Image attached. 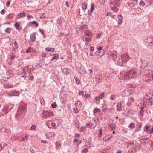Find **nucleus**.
Masks as SVG:
<instances>
[{"label": "nucleus", "instance_id": "1", "mask_svg": "<svg viewBox=\"0 0 153 153\" xmlns=\"http://www.w3.org/2000/svg\"><path fill=\"white\" fill-rule=\"evenodd\" d=\"M122 64H125L130 59V57L127 52H125L121 55Z\"/></svg>", "mask_w": 153, "mask_h": 153}, {"label": "nucleus", "instance_id": "2", "mask_svg": "<svg viewBox=\"0 0 153 153\" xmlns=\"http://www.w3.org/2000/svg\"><path fill=\"white\" fill-rule=\"evenodd\" d=\"M26 107V105L24 104L23 105H20L18 109V115L22 114L24 116L27 111Z\"/></svg>", "mask_w": 153, "mask_h": 153}, {"label": "nucleus", "instance_id": "3", "mask_svg": "<svg viewBox=\"0 0 153 153\" xmlns=\"http://www.w3.org/2000/svg\"><path fill=\"white\" fill-rule=\"evenodd\" d=\"M42 117L44 118H47L50 117L54 115V113L52 111H44L42 113Z\"/></svg>", "mask_w": 153, "mask_h": 153}, {"label": "nucleus", "instance_id": "4", "mask_svg": "<svg viewBox=\"0 0 153 153\" xmlns=\"http://www.w3.org/2000/svg\"><path fill=\"white\" fill-rule=\"evenodd\" d=\"M114 62L119 65H122L121 59H120L119 54L117 53H115L113 56Z\"/></svg>", "mask_w": 153, "mask_h": 153}, {"label": "nucleus", "instance_id": "5", "mask_svg": "<svg viewBox=\"0 0 153 153\" xmlns=\"http://www.w3.org/2000/svg\"><path fill=\"white\" fill-rule=\"evenodd\" d=\"M47 126L50 128H56V125L51 120L48 121L46 123Z\"/></svg>", "mask_w": 153, "mask_h": 153}, {"label": "nucleus", "instance_id": "6", "mask_svg": "<svg viewBox=\"0 0 153 153\" xmlns=\"http://www.w3.org/2000/svg\"><path fill=\"white\" fill-rule=\"evenodd\" d=\"M124 78L125 80H128L134 78L130 71H128L126 74L124 75Z\"/></svg>", "mask_w": 153, "mask_h": 153}, {"label": "nucleus", "instance_id": "7", "mask_svg": "<svg viewBox=\"0 0 153 153\" xmlns=\"http://www.w3.org/2000/svg\"><path fill=\"white\" fill-rule=\"evenodd\" d=\"M46 136L47 138L49 139L53 140L55 137V134L53 132H48L46 133Z\"/></svg>", "mask_w": 153, "mask_h": 153}, {"label": "nucleus", "instance_id": "8", "mask_svg": "<svg viewBox=\"0 0 153 153\" xmlns=\"http://www.w3.org/2000/svg\"><path fill=\"white\" fill-rule=\"evenodd\" d=\"M134 78L137 77L138 75L140 74V73H137L138 71L137 69H134L130 71Z\"/></svg>", "mask_w": 153, "mask_h": 153}, {"label": "nucleus", "instance_id": "9", "mask_svg": "<svg viewBox=\"0 0 153 153\" xmlns=\"http://www.w3.org/2000/svg\"><path fill=\"white\" fill-rule=\"evenodd\" d=\"M144 131H145L146 133H149L151 134L153 132V127L149 128V127L146 126L144 129Z\"/></svg>", "mask_w": 153, "mask_h": 153}, {"label": "nucleus", "instance_id": "10", "mask_svg": "<svg viewBox=\"0 0 153 153\" xmlns=\"http://www.w3.org/2000/svg\"><path fill=\"white\" fill-rule=\"evenodd\" d=\"M19 94V92L16 91H12L10 92L9 96H18Z\"/></svg>", "mask_w": 153, "mask_h": 153}, {"label": "nucleus", "instance_id": "11", "mask_svg": "<svg viewBox=\"0 0 153 153\" xmlns=\"http://www.w3.org/2000/svg\"><path fill=\"white\" fill-rule=\"evenodd\" d=\"M21 24V22H17L14 25L16 29L19 31L21 29V27L20 26Z\"/></svg>", "mask_w": 153, "mask_h": 153}, {"label": "nucleus", "instance_id": "12", "mask_svg": "<svg viewBox=\"0 0 153 153\" xmlns=\"http://www.w3.org/2000/svg\"><path fill=\"white\" fill-rule=\"evenodd\" d=\"M120 2L121 1L120 0H115L113 2H111L110 3V5H111L114 4V6L117 5L118 6L119 4H120Z\"/></svg>", "mask_w": 153, "mask_h": 153}, {"label": "nucleus", "instance_id": "13", "mask_svg": "<svg viewBox=\"0 0 153 153\" xmlns=\"http://www.w3.org/2000/svg\"><path fill=\"white\" fill-rule=\"evenodd\" d=\"M134 98L133 97H131L129 98L128 99V101L127 103V105L128 106L131 105V104L134 102Z\"/></svg>", "mask_w": 153, "mask_h": 153}, {"label": "nucleus", "instance_id": "14", "mask_svg": "<svg viewBox=\"0 0 153 153\" xmlns=\"http://www.w3.org/2000/svg\"><path fill=\"white\" fill-rule=\"evenodd\" d=\"M104 53V51H97L96 52V54L100 56H102Z\"/></svg>", "mask_w": 153, "mask_h": 153}, {"label": "nucleus", "instance_id": "15", "mask_svg": "<svg viewBox=\"0 0 153 153\" xmlns=\"http://www.w3.org/2000/svg\"><path fill=\"white\" fill-rule=\"evenodd\" d=\"M117 110L118 111H121L122 110V105L121 103H118L117 105Z\"/></svg>", "mask_w": 153, "mask_h": 153}, {"label": "nucleus", "instance_id": "16", "mask_svg": "<svg viewBox=\"0 0 153 153\" xmlns=\"http://www.w3.org/2000/svg\"><path fill=\"white\" fill-rule=\"evenodd\" d=\"M97 83H100L102 82V75L101 74H99L97 77Z\"/></svg>", "mask_w": 153, "mask_h": 153}, {"label": "nucleus", "instance_id": "17", "mask_svg": "<svg viewBox=\"0 0 153 153\" xmlns=\"http://www.w3.org/2000/svg\"><path fill=\"white\" fill-rule=\"evenodd\" d=\"M75 105L79 108H80L82 106L81 102L79 101H76L75 103Z\"/></svg>", "mask_w": 153, "mask_h": 153}, {"label": "nucleus", "instance_id": "18", "mask_svg": "<svg viewBox=\"0 0 153 153\" xmlns=\"http://www.w3.org/2000/svg\"><path fill=\"white\" fill-rule=\"evenodd\" d=\"M95 4H92L91 6V9H90V13L89 14L90 15H91V13L94 10Z\"/></svg>", "mask_w": 153, "mask_h": 153}, {"label": "nucleus", "instance_id": "19", "mask_svg": "<svg viewBox=\"0 0 153 153\" xmlns=\"http://www.w3.org/2000/svg\"><path fill=\"white\" fill-rule=\"evenodd\" d=\"M13 85L9 83L4 84L3 87L6 88H9L12 87Z\"/></svg>", "mask_w": 153, "mask_h": 153}, {"label": "nucleus", "instance_id": "20", "mask_svg": "<svg viewBox=\"0 0 153 153\" xmlns=\"http://www.w3.org/2000/svg\"><path fill=\"white\" fill-rule=\"evenodd\" d=\"M45 50L47 52H53L54 51V49L53 48L48 47L46 48Z\"/></svg>", "mask_w": 153, "mask_h": 153}, {"label": "nucleus", "instance_id": "21", "mask_svg": "<svg viewBox=\"0 0 153 153\" xmlns=\"http://www.w3.org/2000/svg\"><path fill=\"white\" fill-rule=\"evenodd\" d=\"M118 24L120 25L122 23L123 17L121 15H119L118 16Z\"/></svg>", "mask_w": 153, "mask_h": 153}, {"label": "nucleus", "instance_id": "22", "mask_svg": "<svg viewBox=\"0 0 153 153\" xmlns=\"http://www.w3.org/2000/svg\"><path fill=\"white\" fill-rule=\"evenodd\" d=\"M110 74H109V73H106L104 76L103 78H104L105 80H106L110 77Z\"/></svg>", "mask_w": 153, "mask_h": 153}, {"label": "nucleus", "instance_id": "23", "mask_svg": "<svg viewBox=\"0 0 153 153\" xmlns=\"http://www.w3.org/2000/svg\"><path fill=\"white\" fill-rule=\"evenodd\" d=\"M56 149H59L61 147V144L59 142H57L56 143Z\"/></svg>", "mask_w": 153, "mask_h": 153}, {"label": "nucleus", "instance_id": "24", "mask_svg": "<svg viewBox=\"0 0 153 153\" xmlns=\"http://www.w3.org/2000/svg\"><path fill=\"white\" fill-rule=\"evenodd\" d=\"M84 33L88 36L91 35L92 33L89 30H86L84 32Z\"/></svg>", "mask_w": 153, "mask_h": 153}, {"label": "nucleus", "instance_id": "25", "mask_svg": "<svg viewBox=\"0 0 153 153\" xmlns=\"http://www.w3.org/2000/svg\"><path fill=\"white\" fill-rule=\"evenodd\" d=\"M101 111V110L97 108H95L93 110V113L95 114L97 113H100Z\"/></svg>", "mask_w": 153, "mask_h": 153}, {"label": "nucleus", "instance_id": "26", "mask_svg": "<svg viewBox=\"0 0 153 153\" xmlns=\"http://www.w3.org/2000/svg\"><path fill=\"white\" fill-rule=\"evenodd\" d=\"M13 106L12 105L8 104L6 106L5 108L7 109L10 110L12 109Z\"/></svg>", "mask_w": 153, "mask_h": 153}, {"label": "nucleus", "instance_id": "27", "mask_svg": "<svg viewBox=\"0 0 153 153\" xmlns=\"http://www.w3.org/2000/svg\"><path fill=\"white\" fill-rule=\"evenodd\" d=\"M148 65V62L146 61H144L143 62L142 64V66L144 67H147Z\"/></svg>", "mask_w": 153, "mask_h": 153}, {"label": "nucleus", "instance_id": "28", "mask_svg": "<svg viewBox=\"0 0 153 153\" xmlns=\"http://www.w3.org/2000/svg\"><path fill=\"white\" fill-rule=\"evenodd\" d=\"M110 128L112 130H114L116 127L114 123H111L109 126Z\"/></svg>", "mask_w": 153, "mask_h": 153}, {"label": "nucleus", "instance_id": "29", "mask_svg": "<svg viewBox=\"0 0 153 153\" xmlns=\"http://www.w3.org/2000/svg\"><path fill=\"white\" fill-rule=\"evenodd\" d=\"M93 124L91 123H88L86 125V127L88 128H91V127L93 126Z\"/></svg>", "mask_w": 153, "mask_h": 153}, {"label": "nucleus", "instance_id": "30", "mask_svg": "<svg viewBox=\"0 0 153 153\" xmlns=\"http://www.w3.org/2000/svg\"><path fill=\"white\" fill-rule=\"evenodd\" d=\"M25 16V14L24 12L22 13H19L18 15V19H19L20 17H22Z\"/></svg>", "mask_w": 153, "mask_h": 153}, {"label": "nucleus", "instance_id": "31", "mask_svg": "<svg viewBox=\"0 0 153 153\" xmlns=\"http://www.w3.org/2000/svg\"><path fill=\"white\" fill-rule=\"evenodd\" d=\"M82 8L84 10H86L87 8V6L86 3H84L82 5Z\"/></svg>", "mask_w": 153, "mask_h": 153}, {"label": "nucleus", "instance_id": "32", "mask_svg": "<svg viewBox=\"0 0 153 153\" xmlns=\"http://www.w3.org/2000/svg\"><path fill=\"white\" fill-rule=\"evenodd\" d=\"M114 7H111V9L112 10H113L114 12H117L119 10V9L117 8L115 6H114Z\"/></svg>", "mask_w": 153, "mask_h": 153}, {"label": "nucleus", "instance_id": "33", "mask_svg": "<svg viewBox=\"0 0 153 153\" xmlns=\"http://www.w3.org/2000/svg\"><path fill=\"white\" fill-rule=\"evenodd\" d=\"M135 127V124L134 123H131L129 126L128 127L130 128L133 129Z\"/></svg>", "mask_w": 153, "mask_h": 153}, {"label": "nucleus", "instance_id": "34", "mask_svg": "<svg viewBox=\"0 0 153 153\" xmlns=\"http://www.w3.org/2000/svg\"><path fill=\"white\" fill-rule=\"evenodd\" d=\"M78 108L77 107L74 108L73 109V112L75 114H77L78 113L79 111L78 110Z\"/></svg>", "mask_w": 153, "mask_h": 153}, {"label": "nucleus", "instance_id": "35", "mask_svg": "<svg viewBox=\"0 0 153 153\" xmlns=\"http://www.w3.org/2000/svg\"><path fill=\"white\" fill-rule=\"evenodd\" d=\"M102 130L100 128L99 131L100 134H99V137H101L102 136Z\"/></svg>", "mask_w": 153, "mask_h": 153}, {"label": "nucleus", "instance_id": "36", "mask_svg": "<svg viewBox=\"0 0 153 153\" xmlns=\"http://www.w3.org/2000/svg\"><path fill=\"white\" fill-rule=\"evenodd\" d=\"M33 24H34L35 25L36 27H37L39 25L38 23L36 21H33L31 23Z\"/></svg>", "mask_w": 153, "mask_h": 153}, {"label": "nucleus", "instance_id": "37", "mask_svg": "<svg viewBox=\"0 0 153 153\" xmlns=\"http://www.w3.org/2000/svg\"><path fill=\"white\" fill-rule=\"evenodd\" d=\"M86 130L85 127L84 126H82L81 127L80 131L81 132H83Z\"/></svg>", "mask_w": 153, "mask_h": 153}, {"label": "nucleus", "instance_id": "38", "mask_svg": "<svg viewBox=\"0 0 153 153\" xmlns=\"http://www.w3.org/2000/svg\"><path fill=\"white\" fill-rule=\"evenodd\" d=\"M76 80V84H79L80 83V81L79 80L77 77L75 78Z\"/></svg>", "mask_w": 153, "mask_h": 153}, {"label": "nucleus", "instance_id": "39", "mask_svg": "<svg viewBox=\"0 0 153 153\" xmlns=\"http://www.w3.org/2000/svg\"><path fill=\"white\" fill-rule=\"evenodd\" d=\"M57 106V105L56 104V102H54L51 104V106L53 108H55Z\"/></svg>", "mask_w": 153, "mask_h": 153}, {"label": "nucleus", "instance_id": "40", "mask_svg": "<svg viewBox=\"0 0 153 153\" xmlns=\"http://www.w3.org/2000/svg\"><path fill=\"white\" fill-rule=\"evenodd\" d=\"M88 151V149L87 148L83 150L82 151V153H86Z\"/></svg>", "mask_w": 153, "mask_h": 153}, {"label": "nucleus", "instance_id": "41", "mask_svg": "<svg viewBox=\"0 0 153 153\" xmlns=\"http://www.w3.org/2000/svg\"><path fill=\"white\" fill-rule=\"evenodd\" d=\"M31 39L32 41H34L35 40V36H34V35L31 36Z\"/></svg>", "mask_w": 153, "mask_h": 153}, {"label": "nucleus", "instance_id": "42", "mask_svg": "<svg viewBox=\"0 0 153 153\" xmlns=\"http://www.w3.org/2000/svg\"><path fill=\"white\" fill-rule=\"evenodd\" d=\"M104 96V94L103 93H101L99 96H98L100 99H102Z\"/></svg>", "mask_w": 153, "mask_h": 153}, {"label": "nucleus", "instance_id": "43", "mask_svg": "<svg viewBox=\"0 0 153 153\" xmlns=\"http://www.w3.org/2000/svg\"><path fill=\"white\" fill-rule=\"evenodd\" d=\"M15 57V55L14 54L12 53L10 56V59L11 60L13 59Z\"/></svg>", "mask_w": 153, "mask_h": 153}, {"label": "nucleus", "instance_id": "44", "mask_svg": "<svg viewBox=\"0 0 153 153\" xmlns=\"http://www.w3.org/2000/svg\"><path fill=\"white\" fill-rule=\"evenodd\" d=\"M140 4L141 6L143 7H144L145 5V4L143 1H140Z\"/></svg>", "mask_w": 153, "mask_h": 153}, {"label": "nucleus", "instance_id": "45", "mask_svg": "<svg viewBox=\"0 0 153 153\" xmlns=\"http://www.w3.org/2000/svg\"><path fill=\"white\" fill-rule=\"evenodd\" d=\"M5 32L8 33H10V29L9 28H7V29H6L5 30Z\"/></svg>", "mask_w": 153, "mask_h": 153}, {"label": "nucleus", "instance_id": "46", "mask_svg": "<svg viewBox=\"0 0 153 153\" xmlns=\"http://www.w3.org/2000/svg\"><path fill=\"white\" fill-rule=\"evenodd\" d=\"M110 139V138L109 137H105L103 138V140L105 141H108Z\"/></svg>", "mask_w": 153, "mask_h": 153}, {"label": "nucleus", "instance_id": "47", "mask_svg": "<svg viewBox=\"0 0 153 153\" xmlns=\"http://www.w3.org/2000/svg\"><path fill=\"white\" fill-rule=\"evenodd\" d=\"M59 56L58 55H57V56H54L51 59V61H53V60L55 59L58 58Z\"/></svg>", "mask_w": 153, "mask_h": 153}, {"label": "nucleus", "instance_id": "48", "mask_svg": "<svg viewBox=\"0 0 153 153\" xmlns=\"http://www.w3.org/2000/svg\"><path fill=\"white\" fill-rule=\"evenodd\" d=\"M110 98L111 100H113L115 99V97L114 95H111L110 97Z\"/></svg>", "mask_w": 153, "mask_h": 153}, {"label": "nucleus", "instance_id": "49", "mask_svg": "<svg viewBox=\"0 0 153 153\" xmlns=\"http://www.w3.org/2000/svg\"><path fill=\"white\" fill-rule=\"evenodd\" d=\"M31 129L32 130H35L36 129V126L35 125H33L32 126L31 128Z\"/></svg>", "mask_w": 153, "mask_h": 153}, {"label": "nucleus", "instance_id": "50", "mask_svg": "<svg viewBox=\"0 0 153 153\" xmlns=\"http://www.w3.org/2000/svg\"><path fill=\"white\" fill-rule=\"evenodd\" d=\"M82 29L84 30L85 29H86L88 28V26L86 25H84L82 26Z\"/></svg>", "mask_w": 153, "mask_h": 153}, {"label": "nucleus", "instance_id": "51", "mask_svg": "<svg viewBox=\"0 0 153 153\" xmlns=\"http://www.w3.org/2000/svg\"><path fill=\"white\" fill-rule=\"evenodd\" d=\"M103 34L102 33H101L98 34L97 36V38H100L101 37V36Z\"/></svg>", "mask_w": 153, "mask_h": 153}, {"label": "nucleus", "instance_id": "52", "mask_svg": "<svg viewBox=\"0 0 153 153\" xmlns=\"http://www.w3.org/2000/svg\"><path fill=\"white\" fill-rule=\"evenodd\" d=\"M14 15L13 14H10L8 15L7 17L9 18H11L13 17Z\"/></svg>", "mask_w": 153, "mask_h": 153}, {"label": "nucleus", "instance_id": "53", "mask_svg": "<svg viewBox=\"0 0 153 153\" xmlns=\"http://www.w3.org/2000/svg\"><path fill=\"white\" fill-rule=\"evenodd\" d=\"M131 151L133 152H135L137 151L136 149H135V148L134 147H132L131 149Z\"/></svg>", "mask_w": 153, "mask_h": 153}, {"label": "nucleus", "instance_id": "54", "mask_svg": "<svg viewBox=\"0 0 153 153\" xmlns=\"http://www.w3.org/2000/svg\"><path fill=\"white\" fill-rule=\"evenodd\" d=\"M91 39L89 38H86L85 39V41L86 42H89L91 41Z\"/></svg>", "mask_w": 153, "mask_h": 153}, {"label": "nucleus", "instance_id": "55", "mask_svg": "<svg viewBox=\"0 0 153 153\" xmlns=\"http://www.w3.org/2000/svg\"><path fill=\"white\" fill-rule=\"evenodd\" d=\"M31 49V47H29L28 49L27 50L26 52L27 53H29L30 52V51Z\"/></svg>", "mask_w": 153, "mask_h": 153}, {"label": "nucleus", "instance_id": "56", "mask_svg": "<svg viewBox=\"0 0 153 153\" xmlns=\"http://www.w3.org/2000/svg\"><path fill=\"white\" fill-rule=\"evenodd\" d=\"M149 45L150 46H153V40L152 41H150V42H149Z\"/></svg>", "mask_w": 153, "mask_h": 153}, {"label": "nucleus", "instance_id": "57", "mask_svg": "<svg viewBox=\"0 0 153 153\" xmlns=\"http://www.w3.org/2000/svg\"><path fill=\"white\" fill-rule=\"evenodd\" d=\"M114 110V108H111L109 109V111L110 112L113 111Z\"/></svg>", "mask_w": 153, "mask_h": 153}, {"label": "nucleus", "instance_id": "58", "mask_svg": "<svg viewBox=\"0 0 153 153\" xmlns=\"http://www.w3.org/2000/svg\"><path fill=\"white\" fill-rule=\"evenodd\" d=\"M109 72L110 73L109 74H110L114 73L113 70L111 69L109 70Z\"/></svg>", "mask_w": 153, "mask_h": 153}, {"label": "nucleus", "instance_id": "59", "mask_svg": "<svg viewBox=\"0 0 153 153\" xmlns=\"http://www.w3.org/2000/svg\"><path fill=\"white\" fill-rule=\"evenodd\" d=\"M100 99L98 97H96L94 99V100L96 101H98L100 100Z\"/></svg>", "mask_w": 153, "mask_h": 153}, {"label": "nucleus", "instance_id": "60", "mask_svg": "<svg viewBox=\"0 0 153 153\" xmlns=\"http://www.w3.org/2000/svg\"><path fill=\"white\" fill-rule=\"evenodd\" d=\"M10 1H9L7 2L6 4V6L7 7H9L10 5Z\"/></svg>", "mask_w": 153, "mask_h": 153}, {"label": "nucleus", "instance_id": "61", "mask_svg": "<svg viewBox=\"0 0 153 153\" xmlns=\"http://www.w3.org/2000/svg\"><path fill=\"white\" fill-rule=\"evenodd\" d=\"M24 136L25 139H27L29 138L28 136L26 135H24V136Z\"/></svg>", "mask_w": 153, "mask_h": 153}, {"label": "nucleus", "instance_id": "62", "mask_svg": "<svg viewBox=\"0 0 153 153\" xmlns=\"http://www.w3.org/2000/svg\"><path fill=\"white\" fill-rule=\"evenodd\" d=\"M89 97V95L88 94H86L84 95V97L85 98H87Z\"/></svg>", "mask_w": 153, "mask_h": 153}, {"label": "nucleus", "instance_id": "63", "mask_svg": "<svg viewBox=\"0 0 153 153\" xmlns=\"http://www.w3.org/2000/svg\"><path fill=\"white\" fill-rule=\"evenodd\" d=\"M17 42L15 40H14V44H15V47L16 48L17 47Z\"/></svg>", "mask_w": 153, "mask_h": 153}, {"label": "nucleus", "instance_id": "64", "mask_svg": "<svg viewBox=\"0 0 153 153\" xmlns=\"http://www.w3.org/2000/svg\"><path fill=\"white\" fill-rule=\"evenodd\" d=\"M83 94V91H79V93H78V94L79 95H81Z\"/></svg>", "mask_w": 153, "mask_h": 153}]
</instances>
